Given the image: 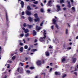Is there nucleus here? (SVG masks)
<instances>
[{
    "label": "nucleus",
    "mask_w": 78,
    "mask_h": 78,
    "mask_svg": "<svg viewBox=\"0 0 78 78\" xmlns=\"http://www.w3.org/2000/svg\"><path fill=\"white\" fill-rule=\"evenodd\" d=\"M45 37H46V36L44 35V37L40 38L39 39V41L41 42H45L44 44H48V41H51L50 39L48 38L47 39V40L45 41H44V40H45Z\"/></svg>",
    "instance_id": "1"
},
{
    "label": "nucleus",
    "mask_w": 78,
    "mask_h": 78,
    "mask_svg": "<svg viewBox=\"0 0 78 78\" xmlns=\"http://www.w3.org/2000/svg\"><path fill=\"white\" fill-rule=\"evenodd\" d=\"M34 16L36 18V19H34L35 22H39L40 21V19L39 17H38V16H37V14L36 13L34 15Z\"/></svg>",
    "instance_id": "2"
},
{
    "label": "nucleus",
    "mask_w": 78,
    "mask_h": 78,
    "mask_svg": "<svg viewBox=\"0 0 78 78\" xmlns=\"http://www.w3.org/2000/svg\"><path fill=\"white\" fill-rule=\"evenodd\" d=\"M56 20L55 19L53 20L52 22L53 24H54V25H55V27L57 28V29H59V26L56 24Z\"/></svg>",
    "instance_id": "3"
},
{
    "label": "nucleus",
    "mask_w": 78,
    "mask_h": 78,
    "mask_svg": "<svg viewBox=\"0 0 78 78\" xmlns=\"http://www.w3.org/2000/svg\"><path fill=\"white\" fill-rule=\"evenodd\" d=\"M20 2V4L21 5V7L22 8H23V6H24V2L23 1H21L20 0H18V3Z\"/></svg>",
    "instance_id": "4"
},
{
    "label": "nucleus",
    "mask_w": 78,
    "mask_h": 78,
    "mask_svg": "<svg viewBox=\"0 0 78 78\" xmlns=\"http://www.w3.org/2000/svg\"><path fill=\"white\" fill-rule=\"evenodd\" d=\"M23 30L24 33H28L29 32V30L28 29H26L24 27L23 28Z\"/></svg>",
    "instance_id": "5"
},
{
    "label": "nucleus",
    "mask_w": 78,
    "mask_h": 78,
    "mask_svg": "<svg viewBox=\"0 0 78 78\" xmlns=\"http://www.w3.org/2000/svg\"><path fill=\"white\" fill-rule=\"evenodd\" d=\"M36 64L38 66H40L41 65V60H38L36 62Z\"/></svg>",
    "instance_id": "6"
},
{
    "label": "nucleus",
    "mask_w": 78,
    "mask_h": 78,
    "mask_svg": "<svg viewBox=\"0 0 78 78\" xmlns=\"http://www.w3.org/2000/svg\"><path fill=\"white\" fill-rule=\"evenodd\" d=\"M41 28H42V27H38L37 25L36 26V30H38V31H39V30H41Z\"/></svg>",
    "instance_id": "7"
},
{
    "label": "nucleus",
    "mask_w": 78,
    "mask_h": 78,
    "mask_svg": "<svg viewBox=\"0 0 78 78\" xmlns=\"http://www.w3.org/2000/svg\"><path fill=\"white\" fill-rule=\"evenodd\" d=\"M53 42L56 43V44H58V43H59V41H58V39L57 38L55 39V41L54 40H53Z\"/></svg>",
    "instance_id": "8"
},
{
    "label": "nucleus",
    "mask_w": 78,
    "mask_h": 78,
    "mask_svg": "<svg viewBox=\"0 0 78 78\" xmlns=\"http://www.w3.org/2000/svg\"><path fill=\"white\" fill-rule=\"evenodd\" d=\"M57 9L58 11H61V9L60 8L59 5H57Z\"/></svg>",
    "instance_id": "9"
},
{
    "label": "nucleus",
    "mask_w": 78,
    "mask_h": 78,
    "mask_svg": "<svg viewBox=\"0 0 78 78\" xmlns=\"http://www.w3.org/2000/svg\"><path fill=\"white\" fill-rule=\"evenodd\" d=\"M26 14L27 15H28V16H30L31 13V12H30L27 11H26Z\"/></svg>",
    "instance_id": "10"
},
{
    "label": "nucleus",
    "mask_w": 78,
    "mask_h": 78,
    "mask_svg": "<svg viewBox=\"0 0 78 78\" xmlns=\"http://www.w3.org/2000/svg\"><path fill=\"white\" fill-rule=\"evenodd\" d=\"M68 2V6L69 7V8H71V5H70V2Z\"/></svg>",
    "instance_id": "11"
},
{
    "label": "nucleus",
    "mask_w": 78,
    "mask_h": 78,
    "mask_svg": "<svg viewBox=\"0 0 78 78\" xmlns=\"http://www.w3.org/2000/svg\"><path fill=\"white\" fill-rule=\"evenodd\" d=\"M6 19L7 21H8L9 19H8V14L6 13Z\"/></svg>",
    "instance_id": "12"
},
{
    "label": "nucleus",
    "mask_w": 78,
    "mask_h": 78,
    "mask_svg": "<svg viewBox=\"0 0 78 78\" xmlns=\"http://www.w3.org/2000/svg\"><path fill=\"white\" fill-rule=\"evenodd\" d=\"M45 54L46 56H48L50 55V53H49V52H48V51H46V52Z\"/></svg>",
    "instance_id": "13"
},
{
    "label": "nucleus",
    "mask_w": 78,
    "mask_h": 78,
    "mask_svg": "<svg viewBox=\"0 0 78 78\" xmlns=\"http://www.w3.org/2000/svg\"><path fill=\"white\" fill-rule=\"evenodd\" d=\"M76 58H74L73 59V63H75V62H76Z\"/></svg>",
    "instance_id": "14"
},
{
    "label": "nucleus",
    "mask_w": 78,
    "mask_h": 78,
    "mask_svg": "<svg viewBox=\"0 0 78 78\" xmlns=\"http://www.w3.org/2000/svg\"><path fill=\"white\" fill-rule=\"evenodd\" d=\"M23 70V69L22 68H20L18 69V72H19V70L20 71H22V70Z\"/></svg>",
    "instance_id": "15"
},
{
    "label": "nucleus",
    "mask_w": 78,
    "mask_h": 78,
    "mask_svg": "<svg viewBox=\"0 0 78 78\" xmlns=\"http://www.w3.org/2000/svg\"><path fill=\"white\" fill-rule=\"evenodd\" d=\"M55 75H60L61 73L59 72H55Z\"/></svg>",
    "instance_id": "16"
},
{
    "label": "nucleus",
    "mask_w": 78,
    "mask_h": 78,
    "mask_svg": "<svg viewBox=\"0 0 78 78\" xmlns=\"http://www.w3.org/2000/svg\"><path fill=\"white\" fill-rule=\"evenodd\" d=\"M28 19L29 21H30V22H32V18H31V17H29Z\"/></svg>",
    "instance_id": "17"
},
{
    "label": "nucleus",
    "mask_w": 78,
    "mask_h": 78,
    "mask_svg": "<svg viewBox=\"0 0 78 78\" xmlns=\"http://www.w3.org/2000/svg\"><path fill=\"white\" fill-rule=\"evenodd\" d=\"M27 27H28L29 28H31L33 27V26L30 25H27Z\"/></svg>",
    "instance_id": "18"
},
{
    "label": "nucleus",
    "mask_w": 78,
    "mask_h": 78,
    "mask_svg": "<svg viewBox=\"0 0 78 78\" xmlns=\"http://www.w3.org/2000/svg\"><path fill=\"white\" fill-rule=\"evenodd\" d=\"M27 8L28 10H31V9H32V8H31L29 6H27Z\"/></svg>",
    "instance_id": "19"
},
{
    "label": "nucleus",
    "mask_w": 78,
    "mask_h": 78,
    "mask_svg": "<svg viewBox=\"0 0 78 78\" xmlns=\"http://www.w3.org/2000/svg\"><path fill=\"white\" fill-rule=\"evenodd\" d=\"M37 49H34L31 50V51L34 53V52H35V51H37Z\"/></svg>",
    "instance_id": "20"
},
{
    "label": "nucleus",
    "mask_w": 78,
    "mask_h": 78,
    "mask_svg": "<svg viewBox=\"0 0 78 78\" xmlns=\"http://www.w3.org/2000/svg\"><path fill=\"white\" fill-rule=\"evenodd\" d=\"M33 34L34 36H35V35H36V32L35 30H34L33 31Z\"/></svg>",
    "instance_id": "21"
},
{
    "label": "nucleus",
    "mask_w": 78,
    "mask_h": 78,
    "mask_svg": "<svg viewBox=\"0 0 78 78\" xmlns=\"http://www.w3.org/2000/svg\"><path fill=\"white\" fill-rule=\"evenodd\" d=\"M66 61V59L65 58L63 57L62 59V62H63L64 61Z\"/></svg>",
    "instance_id": "22"
},
{
    "label": "nucleus",
    "mask_w": 78,
    "mask_h": 78,
    "mask_svg": "<svg viewBox=\"0 0 78 78\" xmlns=\"http://www.w3.org/2000/svg\"><path fill=\"white\" fill-rule=\"evenodd\" d=\"M20 51L21 52H22L23 51V48L22 47H21L20 49Z\"/></svg>",
    "instance_id": "23"
},
{
    "label": "nucleus",
    "mask_w": 78,
    "mask_h": 78,
    "mask_svg": "<svg viewBox=\"0 0 78 78\" xmlns=\"http://www.w3.org/2000/svg\"><path fill=\"white\" fill-rule=\"evenodd\" d=\"M51 1H49L48 2V5L49 6H51V5H50V4H51Z\"/></svg>",
    "instance_id": "24"
},
{
    "label": "nucleus",
    "mask_w": 78,
    "mask_h": 78,
    "mask_svg": "<svg viewBox=\"0 0 78 78\" xmlns=\"http://www.w3.org/2000/svg\"><path fill=\"white\" fill-rule=\"evenodd\" d=\"M72 9L73 11L74 12V11H75V7H72Z\"/></svg>",
    "instance_id": "25"
},
{
    "label": "nucleus",
    "mask_w": 78,
    "mask_h": 78,
    "mask_svg": "<svg viewBox=\"0 0 78 78\" xmlns=\"http://www.w3.org/2000/svg\"><path fill=\"white\" fill-rule=\"evenodd\" d=\"M66 76H67V75H66V74H64L63 75V76H62V78H65V77H66Z\"/></svg>",
    "instance_id": "26"
},
{
    "label": "nucleus",
    "mask_w": 78,
    "mask_h": 78,
    "mask_svg": "<svg viewBox=\"0 0 78 78\" xmlns=\"http://www.w3.org/2000/svg\"><path fill=\"white\" fill-rule=\"evenodd\" d=\"M29 33H27L25 35V36L26 37H28V36H29Z\"/></svg>",
    "instance_id": "27"
},
{
    "label": "nucleus",
    "mask_w": 78,
    "mask_h": 78,
    "mask_svg": "<svg viewBox=\"0 0 78 78\" xmlns=\"http://www.w3.org/2000/svg\"><path fill=\"white\" fill-rule=\"evenodd\" d=\"M41 11L42 12H44V9H41Z\"/></svg>",
    "instance_id": "28"
},
{
    "label": "nucleus",
    "mask_w": 78,
    "mask_h": 78,
    "mask_svg": "<svg viewBox=\"0 0 78 78\" xmlns=\"http://www.w3.org/2000/svg\"><path fill=\"white\" fill-rule=\"evenodd\" d=\"M34 3V4H37L38 3V1H36L33 2Z\"/></svg>",
    "instance_id": "29"
},
{
    "label": "nucleus",
    "mask_w": 78,
    "mask_h": 78,
    "mask_svg": "<svg viewBox=\"0 0 78 78\" xmlns=\"http://www.w3.org/2000/svg\"><path fill=\"white\" fill-rule=\"evenodd\" d=\"M26 72L27 73H30V71L29 70H27Z\"/></svg>",
    "instance_id": "30"
},
{
    "label": "nucleus",
    "mask_w": 78,
    "mask_h": 78,
    "mask_svg": "<svg viewBox=\"0 0 78 78\" xmlns=\"http://www.w3.org/2000/svg\"><path fill=\"white\" fill-rule=\"evenodd\" d=\"M43 31H44V35H45L46 34V33H45L46 31L45 30H44Z\"/></svg>",
    "instance_id": "31"
},
{
    "label": "nucleus",
    "mask_w": 78,
    "mask_h": 78,
    "mask_svg": "<svg viewBox=\"0 0 78 78\" xmlns=\"http://www.w3.org/2000/svg\"><path fill=\"white\" fill-rule=\"evenodd\" d=\"M24 48L25 49H27V48H28V46L27 45L25 46L24 47Z\"/></svg>",
    "instance_id": "32"
},
{
    "label": "nucleus",
    "mask_w": 78,
    "mask_h": 78,
    "mask_svg": "<svg viewBox=\"0 0 78 78\" xmlns=\"http://www.w3.org/2000/svg\"><path fill=\"white\" fill-rule=\"evenodd\" d=\"M64 0H61L60 1V3H64Z\"/></svg>",
    "instance_id": "33"
},
{
    "label": "nucleus",
    "mask_w": 78,
    "mask_h": 78,
    "mask_svg": "<svg viewBox=\"0 0 78 78\" xmlns=\"http://www.w3.org/2000/svg\"><path fill=\"white\" fill-rule=\"evenodd\" d=\"M8 62H9V63H11V62H12V61L10 60H9L8 61Z\"/></svg>",
    "instance_id": "34"
},
{
    "label": "nucleus",
    "mask_w": 78,
    "mask_h": 78,
    "mask_svg": "<svg viewBox=\"0 0 78 78\" xmlns=\"http://www.w3.org/2000/svg\"><path fill=\"white\" fill-rule=\"evenodd\" d=\"M51 29H52V30H53V29L54 28V26H52L51 27Z\"/></svg>",
    "instance_id": "35"
},
{
    "label": "nucleus",
    "mask_w": 78,
    "mask_h": 78,
    "mask_svg": "<svg viewBox=\"0 0 78 78\" xmlns=\"http://www.w3.org/2000/svg\"><path fill=\"white\" fill-rule=\"evenodd\" d=\"M23 36H24V34H21L20 35V36L21 37H23Z\"/></svg>",
    "instance_id": "36"
},
{
    "label": "nucleus",
    "mask_w": 78,
    "mask_h": 78,
    "mask_svg": "<svg viewBox=\"0 0 78 78\" xmlns=\"http://www.w3.org/2000/svg\"><path fill=\"white\" fill-rule=\"evenodd\" d=\"M15 58H16V56H14L12 57V59H13V60H14V59H15Z\"/></svg>",
    "instance_id": "37"
},
{
    "label": "nucleus",
    "mask_w": 78,
    "mask_h": 78,
    "mask_svg": "<svg viewBox=\"0 0 78 78\" xmlns=\"http://www.w3.org/2000/svg\"><path fill=\"white\" fill-rule=\"evenodd\" d=\"M66 33L67 34H68V30L67 29L66 30Z\"/></svg>",
    "instance_id": "38"
},
{
    "label": "nucleus",
    "mask_w": 78,
    "mask_h": 78,
    "mask_svg": "<svg viewBox=\"0 0 78 78\" xmlns=\"http://www.w3.org/2000/svg\"><path fill=\"white\" fill-rule=\"evenodd\" d=\"M34 69V67H31L30 68V69Z\"/></svg>",
    "instance_id": "39"
},
{
    "label": "nucleus",
    "mask_w": 78,
    "mask_h": 78,
    "mask_svg": "<svg viewBox=\"0 0 78 78\" xmlns=\"http://www.w3.org/2000/svg\"><path fill=\"white\" fill-rule=\"evenodd\" d=\"M74 75H77V73H76V72H75L74 73Z\"/></svg>",
    "instance_id": "40"
},
{
    "label": "nucleus",
    "mask_w": 78,
    "mask_h": 78,
    "mask_svg": "<svg viewBox=\"0 0 78 78\" xmlns=\"http://www.w3.org/2000/svg\"><path fill=\"white\" fill-rule=\"evenodd\" d=\"M26 26H27V24H26L25 23H24L23 24V27H26Z\"/></svg>",
    "instance_id": "41"
},
{
    "label": "nucleus",
    "mask_w": 78,
    "mask_h": 78,
    "mask_svg": "<svg viewBox=\"0 0 78 78\" xmlns=\"http://www.w3.org/2000/svg\"><path fill=\"white\" fill-rule=\"evenodd\" d=\"M49 48H52V46H48Z\"/></svg>",
    "instance_id": "42"
},
{
    "label": "nucleus",
    "mask_w": 78,
    "mask_h": 78,
    "mask_svg": "<svg viewBox=\"0 0 78 78\" xmlns=\"http://www.w3.org/2000/svg\"><path fill=\"white\" fill-rule=\"evenodd\" d=\"M20 45H23V43H20Z\"/></svg>",
    "instance_id": "43"
},
{
    "label": "nucleus",
    "mask_w": 78,
    "mask_h": 78,
    "mask_svg": "<svg viewBox=\"0 0 78 78\" xmlns=\"http://www.w3.org/2000/svg\"><path fill=\"white\" fill-rule=\"evenodd\" d=\"M21 18L22 19H25V17L23 16H21Z\"/></svg>",
    "instance_id": "44"
},
{
    "label": "nucleus",
    "mask_w": 78,
    "mask_h": 78,
    "mask_svg": "<svg viewBox=\"0 0 78 78\" xmlns=\"http://www.w3.org/2000/svg\"><path fill=\"white\" fill-rule=\"evenodd\" d=\"M2 51V47L0 46V52Z\"/></svg>",
    "instance_id": "45"
},
{
    "label": "nucleus",
    "mask_w": 78,
    "mask_h": 78,
    "mask_svg": "<svg viewBox=\"0 0 78 78\" xmlns=\"http://www.w3.org/2000/svg\"><path fill=\"white\" fill-rule=\"evenodd\" d=\"M43 22L41 23L40 24V26H42V25H43Z\"/></svg>",
    "instance_id": "46"
},
{
    "label": "nucleus",
    "mask_w": 78,
    "mask_h": 78,
    "mask_svg": "<svg viewBox=\"0 0 78 78\" xmlns=\"http://www.w3.org/2000/svg\"><path fill=\"white\" fill-rule=\"evenodd\" d=\"M24 12H23L22 13V15H24Z\"/></svg>",
    "instance_id": "47"
},
{
    "label": "nucleus",
    "mask_w": 78,
    "mask_h": 78,
    "mask_svg": "<svg viewBox=\"0 0 78 78\" xmlns=\"http://www.w3.org/2000/svg\"><path fill=\"white\" fill-rule=\"evenodd\" d=\"M20 64L21 65V66H23V64L22 63H20Z\"/></svg>",
    "instance_id": "48"
},
{
    "label": "nucleus",
    "mask_w": 78,
    "mask_h": 78,
    "mask_svg": "<svg viewBox=\"0 0 78 78\" xmlns=\"http://www.w3.org/2000/svg\"><path fill=\"white\" fill-rule=\"evenodd\" d=\"M46 2H47V1H46V0H44V3H46Z\"/></svg>",
    "instance_id": "49"
},
{
    "label": "nucleus",
    "mask_w": 78,
    "mask_h": 78,
    "mask_svg": "<svg viewBox=\"0 0 78 78\" xmlns=\"http://www.w3.org/2000/svg\"><path fill=\"white\" fill-rule=\"evenodd\" d=\"M67 49H69V50H70V49H71V47L68 48Z\"/></svg>",
    "instance_id": "50"
},
{
    "label": "nucleus",
    "mask_w": 78,
    "mask_h": 78,
    "mask_svg": "<svg viewBox=\"0 0 78 78\" xmlns=\"http://www.w3.org/2000/svg\"><path fill=\"white\" fill-rule=\"evenodd\" d=\"M77 70H78V69L76 68H75L74 71H77Z\"/></svg>",
    "instance_id": "51"
},
{
    "label": "nucleus",
    "mask_w": 78,
    "mask_h": 78,
    "mask_svg": "<svg viewBox=\"0 0 78 78\" xmlns=\"http://www.w3.org/2000/svg\"><path fill=\"white\" fill-rule=\"evenodd\" d=\"M33 7H36V5H33Z\"/></svg>",
    "instance_id": "52"
},
{
    "label": "nucleus",
    "mask_w": 78,
    "mask_h": 78,
    "mask_svg": "<svg viewBox=\"0 0 78 78\" xmlns=\"http://www.w3.org/2000/svg\"><path fill=\"white\" fill-rule=\"evenodd\" d=\"M52 70V68H51L50 70V72H51Z\"/></svg>",
    "instance_id": "53"
},
{
    "label": "nucleus",
    "mask_w": 78,
    "mask_h": 78,
    "mask_svg": "<svg viewBox=\"0 0 78 78\" xmlns=\"http://www.w3.org/2000/svg\"><path fill=\"white\" fill-rule=\"evenodd\" d=\"M37 41V40L35 39L34 41V42H36Z\"/></svg>",
    "instance_id": "54"
},
{
    "label": "nucleus",
    "mask_w": 78,
    "mask_h": 78,
    "mask_svg": "<svg viewBox=\"0 0 78 78\" xmlns=\"http://www.w3.org/2000/svg\"><path fill=\"white\" fill-rule=\"evenodd\" d=\"M29 66H28V65H27L26 67V68H28V67Z\"/></svg>",
    "instance_id": "55"
},
{
    "label": "nucleus",
    "mask_w": 78,
    "mask_h": 78,
    "mask_svg": "<svg viewBox=\"0 0 78 78\" xmlns=\"http://www.w3.org/2000/svg\"><path fill=\"white\" fill-rule=\"evenodd\" d=\"M41 6H44L43 4H42V3H41Z\"/></svg>",
    "instance_id": "56"
},
{
    "label": "nucleus",
    "mask_w": 78,
    "mask_h": 78,
    "mask_svg": "<svg viewBox=\"0 0 78 78\" xmlns=\"http://www.w3.org/2000/svg\"><path fill=\"white\" fill-rule=\"evenodd\" d=\"M71 0V2L72 3H73V0Z\"/></svg>",
    "instance_id": "57"
},
{
    "label": "nucleus",
    "mask_w": 78,
    "mask_h": 78,
    "mask_svg": "<svg viewBox=\"0 0 78 78\" xmlns=\"http://www.w3.org/2000/svg\"><path fill=\"white\" fill-rule=\"evenodd\" d=\"M23 41H24V43H25L26 42H25V40L24 39H23Z\"/></svg>",
    "instance_id": "58"
},
{
    "label": "nucleus",
    "mask_w": 78,
    "mask_h": 78,
    "mask_svg": "<svg viewBox=\"0 0 78 78\" xmlns=\"http://www.w3.org/2000/svg\"><path fill=\"white\" fill-rule=\"evenodd\" d=\"M48 12H50V9H48Z\"/></svg>",
    "instance_id": "59"
},
{
    "label": "nucleus",
    "mask_w": 78,
    "mask_h": 78,
    "mask_svg": "<svg viewBox=\"0 0 78 78\" xmlns=\"http://www.w3.org/2000/svg\"><path fill=\"white\" fill-rule=\"evenodd\" d=\"M76 39H78V36H77L76 38Z\"/></svg>",
    "instance_id": "60"
},
{
    "label": "nucleus",
    "mask_w": 78,
    "mask_h": 78,
    "mask_svg": "<svg viewBox=\"0 0 78 78\" xmlns=\"http://www.w3.org/2000/svg\"><path fill=\"white\" fill-rule=\"evenodd\" d=\"M63 9L64 10H66V8H64Z\"/></svg>",
    "instance_id": "61"
},
{
    "label": "nucleus",
    "mask_w": 78,
    "mask_h": 78,
    "mask_svg": "<svg viewBox=\"0 0 78 78\" xmlns=\"http://www.w3.org/2000/svg\"><path fill=\"white\" fill-rule=\"evenodd\" d=\"M69 45H72V43H69Z\"/></svg>",
    "instance_id": "62"
},
{
    "label": "nucleus",
    "mask_w": 78,
    "mask_h": 78,
    "mask_svg": "<svg viewBox=\"0 0 78 78\" xmlns=\"http://www.w3.org/2000/svg\"><path fill=\"white\" fill-rule=\"evenodd\" d=\"M26 2H30L29 0H26Z\"/></svg>",
    "instance_id": "63"
},
{
    "label": "nucleus",
    "mask_w": 78,
    "mask_h": 78,
    "mask_svg": "<svg viewBox=\"0 0 78 78\" xmlns=\"http://www.w3.org/2000/svg\"><path fill=\"white\" fill-rule=\"evenodd\" d=\"M37 77H38L37 76H36L35 77V78H37Z\"/></svg>",
    "instance_id": "64"
}]
</instances>
